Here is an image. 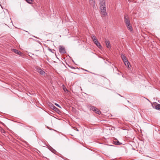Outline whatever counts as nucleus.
<instances>
[{
    "instance_id": "nucleus-1",
    "label": "nucleus",
    "mask_w": 160,
    "mask_h": 160,
    "mask_svg": "<svg viewBox=\"0 0 160 160\" xmlns=\"http://www.w3.org/2000/svg\"><path fill=\"white\" fill-rule=\"evenodd\" d=\"M105 2V0H100V9L101 10V14L103 16H105L107 15Z\"/></svg>"
},
{
    "instance_id": "nucleus-2",
    "label": "nucleus",
    "mask_w": 160,
    "mask_h": 160,
    "mask_svg": "<svg viewBox=\"0 0 160 160\" xmlns=\"http://www.w3.org/2000/svg\"><path fill=\"white\" fill-rule=\"evenodd\" d=\"M124 18V22L128 29L130 31H132V28L130 24L129 19L128 16L127 15H125Z\"/></svg>"
},
{
    "instance_id": "nucleus-3",
    "label": "nucleus",
    "mask_w": 160,
    "mask_h": 160,
    "mask_svg": "<svg viewBox=\"0 0 160 160\" xmlns=\"http://www.w3.org/2000/svg\"><path fill=\"white\" fill-rule=\"evenodd\" d=\"M35 70L40 73V74L43 75L45 73V72L44 71L42 70L40 67L37 66L35 68Z\"/></svg>"
},
{
    "instance_id": "nucleus-4",
    "label": "nucleus",
    "mask_w": 160,
    "mask_h": 160,
    "mask_svg": "<svg viewBox=\"0 0 160 160\" xmlns=\"http://www.w3.org/2000/svg\"><path fill=\"white\" fill-rule=\"evenodd\" d=\"M59 52L61 53L64 54L66 53L65 48L60 45L59 47Z\"/></svg>"
},
{
    "instance_id": "nucleus-5",
    "label": "nucleus",
    "mask_w": 160,
    "mask_h": 160,
    "mask_svg": "<svg viewBox=\"0 0 160 160\" xmlns=\"http://www.w3.org/2000/svg\"><path fill=\"white\" fill-rule=\"evenodd\" d=\"M12 51L14 52L15 53L20 56H22V53L21 52L18 51L16 49H12Z\"/></svg>"
},
{
    "instance_id": "nucleus-6",
    "label": "nucleus",
    "mask_w": 160,
    "mask_h": 160,
    "mask_svg": "<svg viewBox=\"0 0 160 160\" xmlns=\"http://www.w3.org/2000/svg\"><path fill=\"white\" fill-rule=\"evenodd\" d=\"M105 43L107 48H109L111 47L110 42L109 40L105 39Z\"/></svg>"
},
{
    "instance_id": "nucleus-7",
    "label": "nucleus",
    "mask_w": 160,
    "mask_h": 160,
    "mask_svg": "<svg viewBox=\"0 0 160 160\" xmlns=\"http://www.w3.org/2000/svg\"><path fill=\"white\" fill-rule=\"evenodd\" d=\"M114 143L116 145H120L122 144V143L120 142L117 139H115L113 141Z\"/></svg>"
},
{
    "instance_id": "nucleus-8",
    "label": "nucleus",
    "mask_w": 160,
    "mask_h": 160,
    "mask_svg": "<svg viewBox=\"0 0 160 160\" xmlns=\"http://www.w3.org/2000/svg\"><path fill=\"white\" fill-rule=\"evenodd\" d=\"M123 62L126 66L128 68H129V65H130V63L128 61V60L125 61Z\"/></svg>"
},
{
    "instance_id": "nucleus-9",
    "label": "nucleus",
    "mask_w": 160,
    "mask_h": 160,
    "mask_svg": "<svg viewBox=\"0 0 160 160\" xmlns=\"http://www.w3.org/2000/svg\"><path fill=\"white\" fill-rule=\"evenodd\" d=\"M121 58L123 62L128 60L126 57L123 54H121Z\"/></svg>"
},
{
    "instance_id": "nucleus-10",
    "label": "nucleus",
    "mask_w": 160,
    "mask_h": 160,
    "mask_svg": "<svg viewBox=\"0 0 160 160\" xmlns=\"http://www.w3.org/2000/svg\"><path fill=\"white\" fill-rule=\"evenodd\" d=\"M50 108L52 109L53 110L56 111L58 110V108H56L55 106H54L52 104H51V105H50Z\"/></svg>"
},
{
    "instance_id": "nucleus-11",
    "label": "nucleus",
    "mask_w": 160,
    "mask_h": 160,
    "mask_svg": "<svg viewBox=\"0 0 160 160\" xmlns=\"http://www.w3.org/2000/svg\"><path fill=\"white\" fill-rule=\"evenodd\" d=\"M94 112H95L96 113L99 115L101 113V111L97 108L96 109L95 111Z\"/></svg>"
},
{
    "instance_id": "nucleus-12",
    "label": "nucleus",
    "mask_w": 160,
    "mask_h": 160,
    "mask_svg": "<svg viewBox=\"0 0 160 160\" xmlns=\"http://www.w3.org/2000/svg\"><path fill=\"white\" fill-rule=\"evenodd\" d=\"M90 110H92L94 112V111H95L96 109V108L93 106H91L90 107Z\"/></svg>"
},
{
    "instance_id": "nucleus-13",
    "label": "nucleus",
    "mask_w": 160,
    "mask_h": 160,
    "mask_svg": "<svg viewBox=\"0 0 160 160\" xmlns=\"http://www.w3.org/2000/svg\"><path fill=\"white\" fill-rule=\"evenodd\" d=\"M97 43L98 44L96 45L99 48L101 49L102 48V46L100 43L99 42Z\"/></svg>"
},
{
    "instance_id": "nucleus-14",
    "label": "nucleus",
    "mask_w": 160,
    "mask_h": 160,
    "mask_svg": "<svg viewBox=\"0 0 160 160\" xmlns=\"http://www.w3.org/2000/svg\"><path fill=\"white\" fill-rule=\"evenodd\" d=\"M89 1L91 4H95V2L94 1V0H89Z\"/></svg>"
},
{
    "instance_id": "nucleus-15",
    "label": "nucleus",
    "mask_w": 160,
    "mask_h": 160,
    "mask_svg": "<svg viewBox=\"0 0 160 160\" xmlns=\"http://www.w3.org/2000/svg\"><path fill=\"white\" fill-rule=\"evenodd\" d=\"M27 2L29 3H31L32 0H26Z\"/></svg>"
},
{
    "instance_id": "nucleus-16",
    "label": "nucleus",
    "mask_w": 160,
    "mask_h": 160,
    "mask_svg": "<svg viewBox=\"0 0 160 160\" xmlns=\"http://www.w3.org/2000/svg\"><path fill=\"white\" fill-rule=\"evenodd\" d=\"M91 38H92L93 40L94 39H96V37L93 34L92 35Z\"/></svg>"
},
{
    "instance_id": "nucleus-17",
    "label": "nucleus",
    "mask_w": 160,
    "mask_h": 160,
    "mask_svg": "<svg viewBox=\"0 0 160 160\" xmlns=\"http://www.w3.org/2000/svg\"><path fill=\"white\" fill-rule=\"evenodd\" d=\"M0 131H1V132L2 133H5V131L2 128V129H1Z\"/></svg>"
},
{
    "instance_id": "nucleus-18",
    "label": "nucleus",
    "mask_w": 160,
    "mask_h": 160,
    "mask_svg": "<svg viewBox=\"0 0 160 160\" xmlns=\"http://www.w3.org/2000/svg\"><path fill=\"white\" fill-rule=\"evenodd\" d=\"M93 41L95 44L98 42V41L96 39H94L93 40Z\"/></svg>"
},
{
    "instance_id": "nucleus-19",
    "label": "nucleus",
    "mask_w": 160,
    "mask_h": 160,
    "mask_svg": "<svg viewBox=\"0 0 160 160\" xmlns=\"http://www.w3.org/2000/svg\"><path fill=\"white\" fill-rule=\"evenodd\" d=\"M55 105H56L57 106L60 108H61V107L57 103H55Z\"/></svg>"
},
{
    "instance_id": "nucleus-20",
    "label": "nucleus",
    "mask_w": 160,
    "mask_h": 160,
    "mask_svg": "<svg viewBox=\"0 0 160 160\" xmlns=\"http://www.w3.org/2000/svg\"><path fill=\"white\" fill-rule=\"evenodd\" d=\"M48 50L49 51H50V52H52V50L51 49V48H49L48 49Z\"/></svg>"
},
{
    "instance_id": "nucleus-21",
    "label": "nucleus",
    "mask_w": 160,
    "mask_h": 160,
    "mask_svg": "<svg viewBox=\"0 0 160 160\" xmlns=\"http://www.w3.org/2000/svg\"><path fill=\"white\" fill-rule=\"evenodd\" d=\"M63 90L65 91H66V90H67V89L66 88H64Z\"/></svg>"
},
{
    "instance_id": "nucleus-22",
    "label": "nucleus",
    "mask_w": 160,
    "mask_h": 160,
    "mask_svg": "<svg viewBox=\"0 0 160 160\" xmlns=\"http://www.w3.org/2000/svg\"><path fill=\"white\" fill-rule=\"evenodd\" d=\"M70 68H72V69H73L74 68L73 67H70Z\"/></svg>"
},
{
    "instance_id": "nucleus-23",
    "label": "nucleus",
    "mask_w": 160,
    "mask_h": 160,
    "mask_svg": "<svg viewBox=\"0 0 160 160\" xmlns=\"http://www.w3.org/2000/svg\"><path fill=\"white\" fill-rule=\"evenodd\" d=\"M2 128L0 126V130L2 129Z\"/></svg>"
},
{
    "instance_id": "nucleus-24",
    "label": "nucleus",
    "mask_w": 160,
    "mask_h": 160,
    "mask_svg": "<svg viewBox=\"0 0 160 160\" xmlns=\"http://www.w3.org/2000/svg\"><path fill=\"white\" fill-rule=\"evenodd\" d=\"M128 101V102H129V103H130V102L128 101H128Z\"/></svg>"
},
{
    "instance_id": "nucleus-25",
    "label": "nucleus",
    "mask_w": 160,
    "mask_h": 160,
    "mask_svg": "<svg viewBox=\"0 0 160 160\" xmlns=\"http://www.w3.org/2000/svg\"><path fill=\"white\" fill-rule=\"evenodd\" d=\"M95 44H96V45H97V44H98V43H95Z\"/></svg>"
},
{
    "instance_id": "nucleus-26",
    "label": "nucleus",
    "mask_w": 160,
    "mask_h": 160,
    "mask_svg": "<svg viewBox=\"0 0 160 160\" xmlns=\"http://www.w3.org/2000/svg\"><path fill=\"white\" fill-rule=\"evenodd\" d=\"M54 151L55 152H56V151H55V150H54Z\"/></svg>"
}]
</instances>
